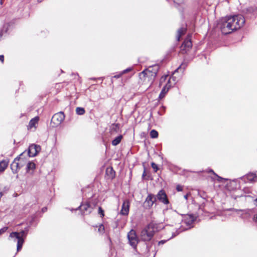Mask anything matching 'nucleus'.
I'll return each mask as SVG.
<instances>
[{
	"instance_id": "nucleus-14",
	"label": "nucleus",
	"mask_w": 257,
	"mask_h": 257,
	"mask_svg": "<svg viewBox=\"0 0 257 257\" xmlns=\"http://www.w3.org/2000/svg\"><path fill=\"white\" fill-rule=\"evenodd\" d=\"M170 87V85H168V84H166L163 88V89H162V90H161V92L160 93L159 96V98L160 99H162L163 98H164L165 97L166 94L167 93V92L169 90Z\"/></svg>"
},
{
	"instance_id": "nucleus-45",
	"label": "nucleus",
	"mask_w": 257,
	"mask_h": 257,
	"mask_svg": "<svg viewBox=\"0 0 257 257\" xmlns=\"http://www.w3.org/2000/svg\"><path fill=\"white\" fill-rule=\"evenodd\" d=\"M43 0H38V2H39V3H41L43 1Z\"/></svg>"
},
{
	"instance_id": "nucleus-7",
	"label": "nucleus",
	"mask_w": 257,
	"mask_h": 257,
	"mask_svg": "<svg viewBox=\"0 0 257 257\" xmlns=\"http://www.w3.org/2000/svg\"><path fill=\"white\" fill-rule=\"evenodd\" d=\"M65 115L63 112L60 111L55 113L51 119V122L56 126L60 125L64 120Z\"/></svg>"
},
{
	"instance_id": "nucleus-46",
	"label": "nucleus",
	"mask_w": 257,
	"mask_h": 257,
	"mask_svg": "<svg viewBox=\"0 0 257 257\" xmlns=\"http://www.w3.org/2000/svg\"><path fill=\"white\" fill-rule=\"evenodd\" d=\"M3 0H1L0 3H1V5H2V4H3Z\"/></svg>"
},
{
	"instance_id": "nucleus-35",
	"label": "nucleus",
	"mask_w": 257,
	"mask_h": 257,
	"mask_svg": "<svg viewBox=\"0 0 257 257\" xmlns=\"http://www.w3.org/2000/svg\"><path fill=\"white\" fill-rule=\"evenodd\" d=\"M183 188L180 185H177L176 187V190L178 191H181L182 190Z\"/></svg>"
},
{
	"instance_id": "nucleus-38",
	"label": "nucleus",
	"mask_w": 257,
	"mask_h": 257,
	"mask_svg": "<svg viewBox=\"0 0 257 257\" xmlns=\"http://www.w3.org/2000/svg\"><path fill=\"white\" fill-rule=\"evenodd\" d=\"M122 75V74H121V72L119 74H117V75H114V78H119V77H121V76Z\"/></svg>"
},
{
	"instance_id": "nucleus-36",
	"label": "nucleus",
	"mask_w": 257,
	"mask_h": 257,
	"mask_svg": "<svg viewBox=\"0 0 257 257\" xmlns=\"http://www.w3.org/2000/svg\"><path fill=\"white\" fill-rule=\"evenodd\" d=\"M0 61H1L2 63L4 61V56L3 55H0Z\"/></svg>"
},
{
	"instance_id": "nucleus-16",
	"label": "nucleus",
	"mask_w": 257,
	"mask_h": 257,
	"mask_svg": "<svg viewBox=\"0 0 257 257\" xmlns=\"http://www.w3.org/2000/svg\"><path fill=\"white\" fill-rule=\"evenodd\" d=\"M36 168V165L34 162H29L26 166L27 172H29L30 171H34Z\"/></svg>"
},
{
	"instance_id": "nucleus-22",
	"label": "nucleus",
	"mask_w": 257,
	"mask_h": 257,
	"mask_svg": "<svg viewBox=\"0 0 257 257\" xmlns=\"http://www.w3.org/2000/svg\"><path fill=\"white\" fill-rule=\"evenodd\" d=\"M185 31V29L184 28H180L177 32V39L178 41L180 40V38L182 35H183Z\"/></svg>"
},
{
	"instance_id": "nucleus-33",
	"label": "nucleus",
	"mask_w": 257,
	"mask_h": 257,
	"mask_svg": "<svg viewBox=\"0 0 257 257\" xmlns=\"http://www.w3.org/2000/svg\"><path fill=\"white\" fill-rule=\"evenodd\" d=\"M183 1L184 0H173L174 3H176L178 5L181 4L183 2Z\"/></svg>"
},
{
	"instance_id": "nucleus-1",
	"label": "nucleus",
	"mask_w": 257,
	"mask_h": 257,
	"mask_svg": "<svg viewBox=\"0 0 257 257\" xmlns=\"http://www.w3.org/2000/svg\"><path fill=\"white\" fill-rule=\"evenodd\" d=\"M245 23V19L241 15L226 16L219 20L218 27L222 33L227 35L241 28Z\"/></svg>"
},
{
	"instance_id": "nucleus-40",
	"label": "nucleus",
	"mask_w": 257,
	"mask_h": 257,
	"mask_svg": "<svg viewBox=\"0 0 257 257\" xmlns=\"http://www.w3.org/2000/svg\"><path fill=\"white\" fill-rule=\"evenodd\" d=\"M3 35V33L2 32H0V41L1 40Z\"/></svg>"
},
{
	"instance_id": "nucleus-26",
	"label": "nucleus",
	"mask_w": 257,
	"mask_h": 257,
	"mask_svg": "<svg viewBox=\"0 0 257 257\" xmlns=\"http://www.w3.org/2000/svg\"><path fill=\"white\" fill-rule=\"evenodd\" d=\"M183 230H182V229L181 230V229H179L178 230H177L175 232H173L172 236L169 239H170L173 238L174 237L176 236V235L179 234L181 232H182Z\"/></svg>"
},
{
	"instance_id": "nucleus-18",
	"label": "nucleus",
	"mask_w": 257,
	"mask_h": 257,
	"mask_svg": "<svg viewBox=\"0 0 257 257\" xmlns=\"http://www.w3.org/2000/svg\"><path fill=\"white\" fill-rule=\"evenodd\" d=\"M8 165V161L3 160L0 162V172H3L5 170Z\"/></svg>"
},
{
	"instance_id": "nucleus-5",
	"label": "nucleus",
	"mask_w": 257,
	"mask_h": 257,
	"mask_svg": "<svg viewBox=\"0 0 257 257\" xmlns=\"http://www.w3.org/2000/svg\"><path fill=\"white\" fill-rule=\"evenodd\" d=\"M154 231L148 225L146 228L143 229L141 232V238L144 241H150L154 236Z\"/></svg>"
},
{
	"instance_id": "nucleus-42",
	"label": "nucleus",
	"mask_w": 257,
	"mask_h": 257,
	"mask_svg": "<svg viewBox=\"0 0 257 257\" xmlns=\"http://www.w3.org/2000/svg\"><path fill=\"white\" fill-rule=\"evenodd\" d=\"M184 198L186 199V200H187L188 199V195L187 194H186L184 196Z\"/></svg>"
},
{
	"instance_id": "nucleus-41",
	"label": "nucleus",
	"mask_w": 257,
	"mask_h": 257,
	"mask_svg": "<svg viewBox=\"0 0 257 257\" xmlns=\"http://www.w3.org/2000/svg\"><path fill=\"white\" fill-rule=\"evenodd\" d=\"M254 204L257 206V198L254 200Z\"/></svg>"
},
{
	"instance_id": "nucleus-9",
	"label": "nucleus",
	"mask_w": 257,
	"mask_h": 257,
	"mask_svg": "<svg viewBox=\"0 0 257 257\" xmlns=\"http://www.w3.org/2000/svg\"><path fill=\"white\" fill-rule=\"evenodd\" d=\"M41 150V146L39 145L32 144L28 149V154L30 157L36 156Z\"/></svg>"
},
{
	"instance_id": "nucleus-12",
	"label": "nucleus",
	"mask_w": 257,
	"mask_h": 257,
	"mask_svg": "<svg viewBox=\"0 0 257 257\" xmlns=\"http://www.w3.org/2000/svg\"><path fill=\"white\" fill-rule=\"evenodd\" d=\"M130 202L128 199L123 201L120 214L122 215H127L129 212Z\"/></svg>"
},
{
	"instance_id": "nucleus-39",
	"label": "nucleus",
	"mask_w": 257,
	"mask_h": 257,
	"mask_svg": "<svg viewBox=\"0 0 257 257\" xmlns=\"http://www.w3.org/2000/svg\"><path fill=\"white\" fill-rule=\"evenodd\" d=\"M146 175V169H144V172L142 175V177H144Z\"/></svg>"
},
{
	"instance_id": "nucleus-34",
	"label": "nucleus",
	"mask_w": 257,
	"mask_h": 257,
	"mask_svg": "<svg viewBox=\"0 0 257 257\" xmlns=\"http://www.w3.org/2000/svg\"><path fill=\"white\" fill-rule=\"evenodd\" d=\"M98 213L101 214L102 216L104 215V211L100 207H99Z\"/></svg>"
},
{
	"instance_id": "nucleus-19",
	"label": "nucleus",
	"mask_w": 257,
	"mask_h": 257,
	"mask_svg": "<svg viewBox=\"0 0 257 257\" xmlns=\"http://www.w3.org/2000/svg\"><path fill=\"white\" fill-rule=\"evenodd\" d=\"M247 179L251 182L257 181V175L254 173H250L247 175Z\"/></svg>"
},
{
	"instance_id": "nucleus-10",
	"label": "nucleus",
	"mask_w": 257,
	"mask_h": 257,
	"mask_svg": "<svg viewBox=\"0 0 257 257\" xmlns=\"http://www.w3.org/2000/svg\"><path fill=\"white\" fill-rule=\"evenodd\" d=\"M155 196L156 197V200L158 199L164 204H169V200L167 198V194L164 190L162 189L160 190Z\"/></svg>"
},
{
	"instance_id": "nucleus-15",
	"label": "nucleus",
	"mask_w": 257,
	"mask_h": 257,
	"mask_svg": "<svg viewBox=\"0 0 257 257\" xmlns=\"http://www.w3.org/2000/svg\"><path fill=\"white\" fill-rule=\"evenodd\" d=\"M195 220V218L193 215H189L186 219H185L184 222L187 225H191Z\"/></svg>"
},
{
	"instance_id": "nucleus-3",
	"label": "nucleus",
	"mask_w": 257,
	"mask_h": 257,
	"mask_svg": "<svg viewBox=\"0 0 257 257\" xmlns=\"http://www.w3.org/2000/svg\"><path fill=\"white\" fill-rule=\"evenodd\" d=\"M160 66L158 64H155L150 66L148 68L145 69L141 72L144 76H147L150 78V80L153 82L157 76Z\"/></svg>"
},
{
	"instance_id": "nucleus-11",
	"label": "nucleus",
	"mask_w": 257,
	"mask_h": 257,
	"mask_svg": "<svg viewBox=\"0 0 257 257\" xmlns=\"http://www.w3.org/2000/svg\"><path fill=\"white\" fill-rule=\"evenodd\" d=\"M78 208L81 211L82 215L89 214L92 210L93 208L88 202L82 203Z\"/></svg>"
},
{
	"instance_id": "nucleus-8",
	"label": "nucleus",
	"mask_w": 257,
	"mask_h": 257,
	"mask_svg": "<svg viewBox=\"0 0 257 257\" xmlns=\"http://www.w3.org/2000/svg\"><path fill=\"white\" fill-rule=\"evenodd\" d=\"M156 202V197L155 195L149 193L144 202V207L146 209H150Z\"/></svg>"
},
{
	"instance_id": "nucleus-17",
	"label": "nucleus",
	"mask_w": 257,
	"mask_h": 257,
	"mask_svg": "<svg viewBox=\"0 0 257 257\" xmlns=\"http://www.w3.org/2000/svg\"><path fill=\"white\" fill-rule=\"evenodd\" d=\"M106 174L111 179L113 178L115 176V171L112 167L107 168L106 169Z\"/></svg>"
},
{
	"instance_id": "nucleus-2",
	"label": "nucleus",
	"mask_w": 257,
	"mask_h": 257,
	"mask_svg": "<svg viewBox=\"0 0 257 257\" xmlns=\"http://www.w3.org/2000/svg\"><path fill=\"white\" fill-rule=\"evenodd\" d=\"M27 230H22L20 232H12L10 233L9 237L14 238V241L17 240V251L20 250L24 242L23 237H25L27 234Z\"/></svg>"
},
{
	"instance_id": "nucleus-31",
	"label": "nucleus",
	"mask_w": 257,
	"mask_h": 257,
	"mask_svg": "<svg viewBox=\"0 0 257 257\" xmlns=\"http://www.w3.org/2000/svg\"><path fill=\"white\" fill-rule=\"evenodd\" d=\"M8 229V227H4L0 229V235L5 232Z\"/></svg>"
},
{
	"instance_id": "nucleus-32",
	"label": "nucleus",
	"mask_w": 257,
	"mask_h": 257,
	"mask_svg": "<svg viewBox=\"0 0 257 257\" xmlns=\"http://www.w3.org/2000/svg\"><path fill=\"white\" fill-rule=\"evenodd\" d=\"M132 70V69L131 68H128L124 70L123 71H122L121 72V74H123L124 73H127L128 72L131 71Z\"/></svg>"
},
{
	"instance_id": "nucleus-25",
	"label": "nucleus",
	"mask_w": 257,
	"mask_h": 257,
	"mask_svg": "<svg viewBox=\"0 0 257 257\" xmlns=\"http://www.w3.org/2000/svg\"><path fill=\"white\" fill-rule=\"evenodd\" d=\"M186 64L182 63L176 70L175 72L178 71L179 70H182L183 71L184 70L186 67Z\"/></svg>"
},
{
	"instance_id": "nucleus-23",
	"label": "nucleus",
	"mask_w": 257,
	"mask_h": 257,
	"mask_svg": "<svg viewBox=\"0 0 257 257\" xmlns=\"http://www.w3.org/2000/svg\"><path fill=\"white\" fill-rule=\"evenodd\" d=\"M85 110L84 108L78 107L76 109V112L78 115H83L85 113Z\"/></svg>"
},
{
	"instance_id": "nucleus-4",
	"label": "nucleus",
	"mask_w": 257,
	"mask_h": 257,
	"mask_svg": "<svg viewBox=\"0 0 257 257\" xmlns=\"http://www.w3.org/2000/svg\"><path fill=\"white\" fill-rule=\"evenodd\" d=\"M24 152L16 158L11 165L13 173H17L25 164L26 160L22 157Z\"/></svg>"
},
{
	"instance_id": "nucleus-13",
	"label": "nucleus",
	"mask_w": 257,
	"mask_h": 257,
	"mask_svg": "<svg viewBox=\"0 0 257 257\" xmlns=\"http://www.w3.org/2000/svg\"><path fill=\"white\" fill-rule=\"evenodd\" d=\"M192 44L191 40V38L188 37L184 41L183 44L181 46V49L182 51H185L186 52L192 47Z\"/></svg>"
},
{
	"instance_id": "nucleus-21",
	"label": "nucleus",
	"mask_w": 257,
	"mask_h": 257,
	"mask_svg": "<svg viewBox=\"0 0 257 257\" xmlns=\"http://www.w3.org/2000/svg\"><path fill=\"white\" fill-rule=\"evenodd\" d=\"M38 119H39L38 117H36L34 118H32L29 122V127L32 128L33 127H35L36 124L38 122Z\"/></svg>"
},
{
	"instance_id": "nucleus-37",
	"label": "nucleus",
	"mask_w": 257,
	"mask_h": 257,
	"mask_svg": "<svg viewBox=\"0 0 257 257\" xmlns=\"http://www.w3.org/2000/svg\"><path fill=\"white\" fill-rule=\"evenodd\" d=\"M167 241L166 240H162L161 241H160L158 243V244L160 245V244H163L164 243H165Z\"/></svg>"
},
{
	"instance_id": "nucleus-20",
	"label": "nucleus",
	"mask_w": 257,
	"mask_h": 257,
	"mask_svg": "<svg viewBox=\"0 0 257 257\" xmlns=\"http://www.w3.org/2000/svg\"><path fill=\"white\" fill-rule=\"evenodd\" d=\"M122 138L121 135L117 136L112 141V145L114 146H117L120 143Z\"/></svg>"
},
{
	"instance_id": "nucleus-43",
	"label": "nucleus",
	"mask_w": 257,
	"mask_h": 257,
	"mask_svg": "<svg viewBox=\"0 0 257 257\" xmlns=\"http://www.w3.org/2000/svg\"><path fill=\"white\" fill-rule=\"evenodd\" d=\"M47 208H42V210L43 211H45V210Z\"/></svg>"
},
{
	"instance_id": "nucleus-44",
	"label": "nucleus",
	"mask_w": 257,
	"mask_h": 257,
	"mask_svg": "<svg viewBox=\"0 0 257 257\" xmlns=\"http://www.w3.org/2000/svg\"><path fill=\"white\" fill-rule=\"evenodd\" d=\"M47 208H42V210L43 211H45V210Z\"/></svg>"
},
{
	"instance_id": "nucleus-30",
	"label": "nucleus",
	"mask_w": 257,
	"mask_h": 257,
	"mask_svg": "<svg viewBox=\"0 0 257 257\" xmlns=\"http://www.w3.org/2000/svg\"><path fill=\"white\" fill-rule=\"evenodd\" d=\"M98 230L99 232H103L104 231V226L102 224L100 225Z\"/></svg>"
},
{
	"instance_id": "nucleus-24",
	"label": "nucleus",
	"mask_w": 257,
	"mask_h": 257,
	"mask_svg": "<svg viewBox=\"0 0 257 257\" xmlns=\"http://www.w3.org/2000/svg\"><path fill=\"white\" fill-rule=\"evenodd\" d=\"M150 137L153 139L157 138L158 137V133L155 130H152L150 132Z\"/></svg>"
},
{
	"instance_id": "nucleus-6",
	"label": "nucleus",
	"mask_w": 257,
	"mask_h": 257,
	"mask_svg": "<svg viewBox=\"0 0 257 257\" xmlns=\"http://www.w3.org/2000/svg\"><path fill=\"white\" fill-rule=\"evenodd\" d=\"M127 238L130 245L133 247H136L139 242V239L136 231L132 229L127 233Z\"/></svg>"
},
{
	"instance_id": "nucleus-29",
	"label": "nucleus",
	"mask_w": 257,
	"mask_h": 257,
	"mask_svg": "<svg viewBox=\"0 0 257 257\" xmlns=\"http://www.w3.org/2000/svg\"><path fill=\"white\" fill-rule=\"evenodd\" d=\"M118 128V124H113L111 126V130L116 131Z\"/></svg>"
},
{
	"instance_id": "nucleus-28",
	"label": "nucleus",
	"mask_w": 257,
	"mask_h": 257,
	"mask_svg": "<svg viewBox=\"0 0 257 257\" xmlns=\"http://www.w3.org/2000/svg\"><path fill=\"white\" fill-rule=\"evenodd\" d=\"M207 172H209V173H211H211H212L214 174V175L215 176H216V177H217V178H218V181H220L222 179H223V178H221V177H220L218 176V175H217V174H216V173H215V172H214L212 170H211V169H210V170H209L208 171H207Z\"/></svg>"
},
{
	"instance_id": "nucleus-27",
	"label": "nucleus",
	"mask_w": 257,
	"mask_h": 257,
	"mask_svg": "<svg viewBox=\"0 0 257 257\" xmlns=\"http://www.w3.org/2000/svg\"><path fill=\"white\" fill-rule=\"evenodd\" d=\"M151 166L153 168V169L154 170L155 172H157V171L159 170V168L156 164H155L154 162H152L151 163Z\"/></svg>"
}]
</instances>
